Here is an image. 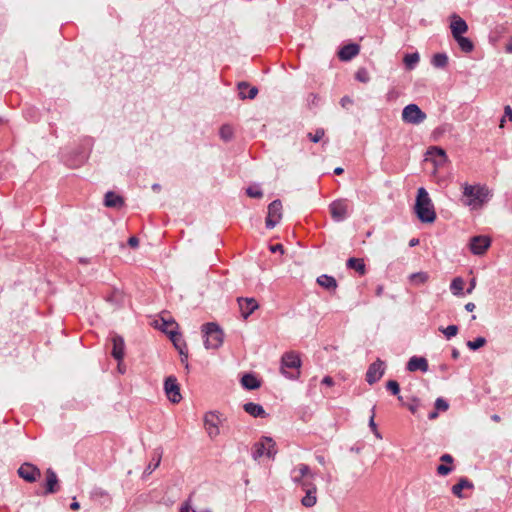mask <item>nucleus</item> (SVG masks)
<instances>
[{
	"label": "nucleus",
	"instance_id": "1",
	"mask_svg": "<svg viewBox=\"0 0 512 512\" xmlns=\"http://www.w3.org/2000/svg\"><path fill=\"white\" fill-rule=\"evenodd\" d=\"M415 213L423 223H433L436 219L434 206L424 187H420L417 191Z\"/></svg>",
	"mask_w": 512,
	"mask_h": 512
},
{
	"label": "nucleus",
	"instance_id": "2",
	"mask_svg": "<svg viewBox=\"0 0 512 512\" xmlns=\"http://www.w3.org/2000/svg\"><path fill=\"white\" fill-rule=\"evenodd\" d=\"M489 191L482 185H463L462 202L473 209L480 208L487 200Z\"/></svg>",
	"mask_w": 512,
	"mask_h": 512
},
{
	"label": "nucleus",
	"instance_id": "3",
	"mask_svg": "<svg viewBox=\"0 0 512 512\" xmlns=\"http://www.w3.org/2000/svg\"><path fill=\"white\" fill-rule=\"evenodd\" d=\"M301 367V359L299 355L293 351L286 352L281 357V373L291 379L295 380L299 377Z\"/></svg>",
	"mask_w": 512,
	"mask_h": 512
},
{
	"label": "nucleus",
	"instance_id": "4",
	"mask_svg": "<svg viewBox=\"0 0 512 512\" xmlns=\"http://www.w3.org/2000/svg\"><path fill=\"white\" fill-rule=\"evenodd\" d=\"M204 334V346L206 349H218L222 343L224 334L217 323L209 322L202 326Z\"/></svg>",
	"mask_w": 512,
	"mask_h": 512
},
{
	"label": "nucleus",
	"instance_id": "5",
	"mask_svg": "<svg viewBox=\"0 0 512 512\" xmlns=\"http://www.w3.org/2000/svg\"><path fill=\"white\" fill-rule=\"evenodd\" d=\"M276 453L275 442L270 437H262V440L255 443L252 449V457L254 460H258L264 455L271 458L274 457Z\"/></svg>",
	"mask_w": 512,
	"mask_h": 512
},
{
	"label": "nucleus",
	"instance_id": "6",
	"mask_svg": "<svg viewBox=\"0 0 512 512\" xmlns=\"http://www.w3.org/2000/svg\"><path fill=\"white\" fill-rule=\"evenodd\" d=\"M427 118L426 114L416 104H408L402 111V120L405 123L418 125Z\"/></svg>",
	"mask_w": 512,
	"mask_h": 512
},
{
	"label": "nucleus",
	"instance_id": "7",
	"mask_svg": "<svg viewBox=\"0 0 512 512\" xmlns=\"http://www.w3.org/2000/svg\"><path fill=\"white\" fill-rule=\"evenodd\" d=\"M282 218V203L279 199L272 201L268 205V213L266 217V227L268 229L274 228Z\"/></svg>",
	"mask_w": 512,
	"mask_h": 512
},
{
	"label": "nucleus",
	"instance_id": "8",
	"mask_svg": "<svg viewBox=\"0 0 512 512\" xmlns=\"http://www.w3.org/2000/svg\"><path fill=\"white\" fill-rule=\"evenodd\" d=\"M330 213L336 222H342L349 216V206L346 199H338L329 205Z\"/></svg>",
	"mask_w": 512,
	"mask_h": 512
},
{
	"label": "nucleus",
	"instance_id": "9",
	"mask_svg": "<svg viewBox=\"0 0 512 512\" xmlns=\"http://www.w3.org/2000/svg\"><path fill=\"white\" fill-rule=\"evenodd\" d=\"M385 373V362L377 358L371 363L366 372V381L369 385L378 382Z\"/></svg>",
	"mask_w": 512,
	"mask_h": 512
},
{
	"label": "nucleus",
	"instance_id": "10",
	"mask_svg": "<svg viewBox=\"0 0 512 512\" xmlns=\"http://www.w3.org/2000/svg\"><path fill=\"white\" fill-rule=\"evenodd\" d=\"M164 390L170 402L179 403L181 401L180 387L175 376L171 375L165 379Z\"/></svg>",
	"mask_w": 512,
	"mask_h": 512
},
{
	"label": "nucleus",
	"instance_id": "11",
	"mask_svg": "<svg viewBox=\"0 0 512 512\" xmlns=\"http://www.w3.org/2000/svg\"><path fill=\"white\" fill-rule=\"evenodd\" d=\"M17 472H18L19 477L28 483L36 482L41 476L40 469L37 466H35L31 463H27V462L23 463L18 468Z\"/></svg>",
	"mask_w": 512,
	"mask_h": 512
},
{
	"label": "nucleus",
	"instance_id": "12",
	"mask_svg": "<svg viewBox=\"0 0 512 512\" xmlns=\"http://www.w3.org/2000/svg\"><path fill=\"white\" fill-rule=\"evenodd\" d=\"M491 239L488 236H474L470 239L469 248L474 255H482L490 247Z\"/></svg>",
	"mask_w": 512,
	"mask_h": 512
},
{
	"label": "nucleus",
	"instance_id": "13",
	"mask_svg": "<svg viewBox=\"0 0 512 512\" xmlns=\"http://www.w3.org/2000/svg\"><path fill=\"white\" fill-rule=\"evenodd\" d=\"M46 481H45V490L43 495L55 494L59 491V479L56 472L52 468H48L45 471Z\"/></svg>",
	"mask_w": 512,
	"mask_h": 512
},
{
	"label": "nucleus",
	"instance_id": "14",
	"mask_svg": "<svg viewBox=\"0 0 512 512\" xmlns=\"http://www.w3.org/2000/svg\"><path fill=\"white\" fill-rule=\"evenodd\" d=\"M204 424L207 430V433L210 438H215L219 435V417L216 412H208L204 417Z\"/></svg>",
	"mask_w": 512,
	"mask_h": 512
},
{
	"label": "nucleus",
	"instance_id": "15",
	"mask_svg": "<svg viewBox=\"0 0 512 512\" xmlns=\"http://www.w3.org/2000/svg\"><path fill=\"white\" fill-rule=\"evenodd\" d=\"M237 302L241 315L244 319H247L259 307V304L255 298L239 297Z\"/></svg>",
	"mask_w": 512,
	"mask_h": 512
},
{
	"label": "nucleus",
	"instance_id": "16",
	"mask_svg": "<svg viewBox=\"0 0 512 512\" xmlns=\"http://www.w3.org/2000/svg\"><path fill=\"white\" fill-rule=\"evenodd\" d=\"M296 472H298V475H292V481L298 487H300L306 477L315 478V474L311 471L310 467L304 463L299 464L292 473Z\"/></svg>",
	"mask_w": 512,
	"mask_h": 512
},
{
	"label": "nucleus",
	"instance_id": "17",
	"mask_svg": "<svg viewBox=\"0 0 512 512\" xmlns=\"http://www.w3.org/2000/svg\"><path fill=\"white\" fill-rule=\"evenodd\" d=\"M113 348H112V356L115 360H117L119 363L124 358V351H125V343L123 337L120 335H113L111 338Z\"/></svg>",
	"mask_w": 512,
	"mask_h": 512
},
{
	"label": "nucleus",
	"instance_id": "18",
	"mask_svg": "<svg viewBox=\"0 0 512 512\" xmlns=\"http://www.w3.org/2000/svg\"><path fill=\"white\" fill-rule=\"evenodd\" d=\"M450 29L453 37L461 36L468 31V25L464 19L457 14L452 15Z\"/></svg>",
	"mask_w": 512,
	"mask_h": 512
},
{
	"label": "nucleus",
	"instance_id": "19",
	"mask_svg": "<svg viewBox=\"0 0 512 512\" xmlns=\"http://www.w3.org/2000/svg\"><path fill=\"white\" fill-rule=\"evenodd\" d=\"M360 46L356 43L344 45L338 52V57L342 61H349L358 55Z\"/></svg>",
	"mask_w": 512,
	"mask_h": 512
},
{
	"label": "nucleus",
	"instance_id": "20",
	"mask_svg": "<svg viewBox=\"0 0 512 512\" xmlns=\"http://www.w3.org/2000/svg\"><path fill=\"white\" fill-rule=\"evenodd\" d=\"M237 89L239 91V98L244 99H254L258 94V88L255 86H250L249 83L242 81L237 84Z\"/></svg>",
	"mask_w": 512,
	"mask_h": 512
},
{
	"label": "nucleus",
	"instance_id": "21",
	"mask_svg": "<svg viewBox=\"0 0 512 512\" xmlns=\"http://www.w3.org/2000/svg\"><path fill=\"white\" fill-rule=\"evenodd\" d=\"M406 368L410 372H414L417 370H420L422 372H427L428 371V362H427L426 358H424V357L413 356L409 359Z\"/></svg>",
	"mask_w": 512,
	"mask_h": 512
},
{
	"label": "nucleus",
	"instance_id": "22",
	"mask_svg": "<svg viewBox=\"0 0 512 512\" xmlns=\"http://www.w3.org/2000/svg\"><path fill=\"white\" fill-rule=\"evenodd\" d=\"M162 331L170 336L174 346L179 351L180 355L185 354L186 344L181 338V334L174 330H167V328H162Z\"/></svg>",
	"mask_w": 512,
	"mask_h": 512
},
{
	"label": "nucleus",
	"instance_id": "23",
	"mask_svg": "<svg viewBox=\"0 0 512 512\" xmlns=\"http://www.w3.org/2000/svg\"><path fill=\"white\" fill-rule=\"evenodd\" d=\"M104 205L110 208H121L124 205V199L113 191H108L104 197Z\"/></svg>",
	"mask_w": 512,
	"mask_h": 512
},
{
	"label": "nucleus",
	"instance_id": "24",
	"mask_svg": "<svg viewBox=\"0 0 512 512\" xmlns=\"http://www.w3.org/2000/svg\"><path fill=\"white\" fill-rule=\"evenodd\" d=\"M243 409L246 413H248L249 415H251L252 417H255V418L256 417L264 418L267 416V413L264 410V408L260 404H257V403H253V402L245 403L243 405Z\"/></svg>",
	"mask_w": 512,
	"mask_h": 512
},
{
	"label": "nucleus",
	"instance_id": "25",
	"mask_svg": "<svg viewBox=\"0 0 512 512\" xmlns=\"http://www.w3.org/2000/svg\"><path fill=\"white\" fill-rule=\"evenodd\" d=\"M304 492L305 496L301 499V504L307 508L313 507L317 502V487H310Z\"/></svg>",
	"mask_w": 512,
	"mask_h": 512
},
{
	"label": "nucleus",
	"instance_id": "26",
	"mask_svg": "<svg viewBox=\"0 0 512 512\" xmlns=\"http://www.w3.org/2000/svg\"><path fill=\"white\" fill-rule=\"evenodd\" d=\"M241 384L248 390H255L260 387L261 383L255 375L251 373L244 374L241 378Z\"/></svg>",
	"mask_w": 512,
	"mask_h": 512
},
{
	"label": "nucleus",
	"instance_id": "27",
	"mask_svg": "<svg viewBox=\"0 0 512 512\" xmlns=\"http://www.w3.org/2000/svg\"><path fill=\"white\" fill-rule=\"evenodd\" d=\"M316 281L321 287H323L327 290L334 291V290H336V288L338 286L336 279L333 276H330L327 274L320 275Z\"/></svg>",
	"mask_w": 512,
	"mask_h": 512
},
{
	"label": "nucleus",
	"instance_id": "28",
	"mask_svg": "<svg viewBox=\"0 0 512 512\" xmlns=\"http://www.w3.org/2000/svg\"><path fill=\"white\" fill-rule=\"evenodd\" d=\"M346 266L349 269L356 270L360 275L366 273V266L363 259L351 257L347 260Z\"/></svg>",
	"mask_w": 512,
	"mask_h": 512
},
{
	"label": "nucleus",
	"instance_id": "29",
	"mask_svg": "<svg viewBox=\"0 0 512 512\" xmlns=\"http://www.w3.org/2000/svg\"><path fill=\"white\" fill-rule=\"evenodd\" d=\"M474 487L473 483L469 481L467 478H461L459 482L452 487V493L458 498H463L462 490L465 488L472 489Z\"/></svg>",
	"mask_w": 512,
	"mask_h": 512
},
{
	"label": "nucleus",
	"instance_id": "30",
	"mask_svg": "<svg viewBox=\"0 0 512 512\" xmlns=\"http://www.w3.org/2000/svg\"><path fill=\"white\" fill-rule=\"evenodd\" d=\"M455 39V41L458 43L460 49L465 52V53H470L473 51L474 49V44L473 42L467 38V37H464L463 35L461 36H457V37H453Z\"/></svg>",
	"mask_w": 512,
	"mask_h": 512
},
{
	"label": "nucleus",
	"instance_id": "31",
	"mask_svg": "<svg viewBox=\"0 0 512 512\" xmlns=\"http://www.w3.org/2000/svg\"><path fill=\"white\" fill-rule=\"evenodd\" d=\"M419 60H420V57H419V54L417 52L416 53L406 54L404 56V58H403V62L405 64L406 68L409 69V70L414 69V67L417 65Z\"/></svg>",
	"mask_w": 512,
	"mask_h": 512
},
{
	"label": "nucleus",
	"instance_id": "32",
	"mask_svg": "<svg viewBox=\"0 0 512 512\" xmlns=\"http://www.w3.org/2000/svg\"><path fill=\"white\" fill-rule=\"evenodd\" d=\"M431 63L436 68H444L448 64V56L445 53H437L433 56Z\"/></svg>",
	"mask_w": 512,
	"mask_h": 512
},
{
	"label": "nucleus",
	"instance_id": "33",
	"mask_svg": "<svg viewBox=\"0 0 512 512\" xmlns=\"http://www.w3.org/2000/svg\"><path fill=\"white\" fill-rule=\"evenodd\" d=\"M463 289H464L463 279L461 277L454 278L450 285L451 292L454 295L459 296V295H462Z\"/></svg>",
	"mask_w": 512,
	"mask_h": 512
},
{
	"label": "nucleus",
	"instance_id": "34",
	"mask_svg": "<svg viewBox=\"0 0 512 512\" xmlns=\"http://www.w3.org/2000/svg\"><path fill=\"white\" fill-rule=\"evenodd\" d=\"M486 339L484 337H477L476 339L474 340H470L466 343L467 347L470 349V350H477L481 347H483L485 344H486Z\"/></svg>",
	"mask_w": 512,
	"mask_h": 512
},
{
	"label": "nucleus",
	"instance_id": "35",
	"mask_svg": "<svg viewBox=\"0 0 512 512\" xmlns=\"http://www.w3.org/2000/svg\"><path fill=\"white\" fill-rule=\"evenodd\" d=\"M428 154H430L431 156L439 157V163H443L447 159L445 151L440 147H431L430 150L428 151Z\"/></svg>",
	"mask_w": 512,
	"mask_h": 512
},
{
	"label": "nucleus",
	"instance_id": "36",
	"mask_svg": "<svg viewBox=\"0 0 512 512\" xmlns=\"http://www.w3.org/2000/svg\"><path fill=\"white\" fill-rule=\"evenodd\" d=\"M107 301L111 302L115 306H119L123 302V295L120 291L115 290L110 296L107 297Z\"/></svg>",
	"mask_w": 512,
	"mask_h": 512
},
{
	"label": "nucleus",
	"instance_id": "37",
	"mask_svg": "<svg viewBox=\"0 0 512 512\" xmlns=\"http://www.w3.org/2000/svg\"><path fill=\"white\" fill-rule=\"evenodd\" d=\"M439 330L448 338L454 337L458 333V326L457 325H449L446 328L440 327Z\"/></svg>",
	"mask_w": 512,
	"mask_h": 512
},
{
	"label": "nucleus",
	"instance_id": "38",
	"mask_svg": "<svg viewBox=\"0 0 512 512\" xmlns=\"http://www.w3.org/2000/svg\"><path fill=\"white\" fill-rule=\"evenodd\" d=\"M355 79L362 83L369 82L370 76H369L367 69H365V68L358 69L355 74Z\"/></svg>",
	"mask_w": 512,
	"mask_h": 512
},
{
	"label": "nucleus",
	"instance_id": "39",
	"mask_svg": "<svg viewBox=\"0 0 512 512\" xmlns=\"http://www.w3.org/2000/svg\"><path fill=\"white\" fill-rule=\"evenodd\" d=\"M178 325L173 319L166 320L164 318L161 319V324L159 325L156 321V327L162 330V328H167V330H173L172 328H176Z\"/></svg>",
	"mask_w": 512,
	"mask_h": 512
},
{
	"label": "nucleus",
	"instance_id": "40",
	"mask_svg": "<svg viewBox=\"0 0 512 512\" xmlns=\"http://www.w3.org/2000/svg\"><path fill=\"white\" fill-rule=\"evenodd\" d=\"M232 136H233V130L230 126L228 125H223L221 128H220V137L224 140V141H229L232 139Z\"/></svg>",
	"mask_w": 512,
	"mask_h": 512
},
{
	"label": "nucleus",
	"instance_id": "41",
	"mask_svg": "<svg viewBox=\"0 0 512 512\" xmlns=\"http://www.w3.org/2000/svg\"><path fill=\"white\" fill-rule=\"evenodd\" d=\"M410 279H411V281H413L416 284H422L427 281L428 275L425 272H417V273H413L410 276Z\"/></svg>",
	"mask_w": 512,
	"mask_h": 512
},
{
	"label": "nucleus",
	"instance_id": "42",
	"mask_svg": "<svg viewBox=\"0 0 512 512\" xmlns=\"http://www.w3.org/2000/svg\"><path fill=\"white\" fill-rule=\"evenodd\" d=\"M386 388L388 391H390L393 395H398L400 393V386L399 383L395 380H389L386 383Z\"/></svg>",
	"mask_w": 512,
	"mask_h": 512
},
{
	"label": "nucleus",
	"instance_id": "43",
	"mask_svg": "<svg viewBox=\"0 0 512 512\" xmlns=\"http://www.w3.org/2000/svg\"><path fill=\"white\" fill-rule=\"evenodd\" d=\"M324 134H325L324 129H322V128H318V129L315 131V133H314V134H312V133H308V135H307V136H308V138H309L312 142H314V143H318V142L323 138Z\"/></svg>",
	"mask_w": 512,
	"mask_h": 512
},
{
	"label": "nucleus",
	"instance_id": "44",
	"mask_svg": "<svg viewBox=\"0 0 512 512\" xmlns=\"http://www.w3.org/2000/svg\"><path fill=\"white\" fill-rule=\"evenodd\" d=\"M246 193L251 198H261L263 192L258 187L250 186L246 189Z\"/></svg>",
	"mask_w": 512,
	"mask_h": 512
},
{
	"label": "nucleus",
	"instance_id": "45",
	"mask_svg": "<svg viewBox=\"0 0 512 512\" xmlns=\"http://www.w3.org/2000/svg\"><path fill=\"white\" fill-rule=\"evenodd\" d=\"M448 408H449V403L445 399H443L441 397L436 399V401H435V409L436 410L446 411V410H448Z\"/></svg>",
	"mask_w": 512,
	"mask_h": 512
},
{
	"label": "nucleus",
	"instance_id": "46",
	"mask_svg": "<svg viewBox=\"0 0 512 512\" xmlns=\"http://www.w3.org/2000/svg\"><path fill=\"white\" fill-rule=\"evenodd\" d=\"M404 405L409 409L411 413L415 414L420 406V403L417 398H413L410 403H406Z\"/></svg>",
	"mask_w": 512,
	"mask_h": 512
},
{
	"label": "nucleus",
	"instance_id": "47",
	"mask_svg": "<svg viewBox=\"0 0 512 512\" xmlns=\"http://www.w3.org/2000/svg\"><path fill=\"white\" fill-rule=\"evenodd\" d=\"M314 479L315 478L306 477L300 485V488L304 491L306 489H310V487H315Z\"/></svg>",
	"mask_w": 512,
	"mask_h": 512
},
{
	"label": "nucleus",
	"instance_id": "48",
	"mask_svg": "<svg viewBox=\"0 0 512 512\" xmlns=\"http://www.w3.org/2000/svg\"><path fill=\"white\" fill-rule=\"evenodd\" d=\"M452 471L451 466L441 464L437 467V473L441 476H446Z\"/></svg>",
	"mask_w": 512,
	"mask_h": 512
},
{
	"label": "nucleus",
	"instance_id": "49",
	"mask_svg": "<svg viewBox=\"0 0 512 512\" xmlns=\"http://www.w3.org/2000/svg\"><path fill=\"white\" fill-rule=\"evenodd\" d=\"M191 510V497H189L180 507V512H190Z\"/></svg>",
	"mask_w": 512,
	"mask_h": 512
},
{
	"label": "nucleus",
	"instance_id": "50",
	"mask_svg": "<svg viewBox=\"0 0 512 512\" xmlns=\"http://www.w3.org/2000/svg\"><path fill=\"white\" fill-rule=\"evenodd\" d=\"M159 464H160V457L157 459V461L154 464L150 463L146 467L145 473L151 474L159 466Z\"/></svg>",
	"mask_w": 512,
	"mask_h": 512
},
{
	"label": "nucleus",
	"instance_id": "51",
	"mask_svg": "<svg viewBox=\"0 0 512 512\" xmlns=\"http://www.w3.org/2000/svg\"><path fill=\"white\" fill-rule=\"evenodd\" d=\"M128 245L132 248H137L139 246V239L136 236H131L128 239Z\"/></svg>",
	"mask_w": 512,
	"mask_h": 512
},
{
	"label": "nucleus",
	"instance_id": "52",
	"mask_svg": "<svg viewBox=\"0 0 512 512\" xmlns=\"http://www.w3.org/2000/svg\"><path fill=\"white\" fill-rule=\"evenodd\" d=\"M270 251L272 253L280 252V253L283 254L284 253V248H283L282 244H275V245L270 246Z\"/></svg>",
	"mask_w": 512,
	"mask_h": 512
},
{
	"label": "nucleus",
	"instance_id": "53",
	"mask_svg": "<svg viewBox=\"0 0 512 512\" xmlns=\"http://www.w3.org/2000/svg\"><path fill=\"white\" fill-rule=\"evenodd\" d=\"M308 102L312 105H317L319 97L317 94L311 93L308 95Z\"/></svg>",
	"mask_w": 512,
	"mask_h": 512
},
{
	"label": "nucleus",
	"instance_id": "54",
	"mask_svg": "<svg viewBox=\"0 0 512 512\" xmlns=\"http://www.w3.org/2000/svg\"><path fill=\"white\" fill-rule=\"evenodd\" d=\"M374 409L375 408L372 409V415L369 420V427L372 429V431H376V429H377L376 423L374 421V417H375Z\"/></svg>",
	"mask_w": 512,
	"mask_h": 512
},
{
	"label": "nucleus",
	"instance_id": "55",
	"mask_svg": "<svg viewBox=\"0 0 512 512\" xmlns=\"http://www.w3.org/2000/svg\"><path fill=\"white\" fill-rule=\"evenodd\" d=\"M340 104L345 108L347 105L352 104V99L349 96H344L341 98Z\"/></svg>",
	"mask_w": 512,
	"mask_h": 512
},
{
	"label": "nucleus",
	"instance_id": "56",
	"mask_svg": "<svg viewBox=\"0 0 512 512\" xmlns=\"http://www.w3.org/2000/svg\"><path fill=\"white\" fill-rule=\"evenodd\" d=\"M322 384L324 385H327V386H332L334 384V380L332 377L330 376H325L323 379H322Z\"/></svg>",
	"mask_w": 512,
	"mask_h": 512
},
{
	"label": "nucleus",
	"instance_id": "57",
	"mask_svg": "<svg viewBox=\"0 0 512 512\" xmlns=\"http://www.w3.org/2000/svg\"><path fill=\"white\" fill-rule=\"evenodd\" d=\"M440 460L442 462H445V463H452L453 462V457L450 454H443L440 457Z\"/></svg>",
	"mask_w": 512,
	"mask_h": 512
},
{
	"label": "nucleus",
	"instance_id": "58",
	"mask_svg": "<svg viewBox=\"0 0 512 512\" xmlns=\"http://www.w3.org/2000/svg\"><path fill=\"white\" fill-rule=\"evenodd\" d=\"M504 113H505L504 117H508V119L510 121H512V108L509 105L505 106Z\"/></svg>",
	"mask_w": 512,
	"mask_h": 512
},
{
	"label": "nucleus",
	"instance_id": "59",
	"mask_svg": "<svg viewBox=\"0 0 512 512\" xmlns=\"http://www.w3.org/2000/svg\"><path fill=\"white\" fill-rule=\"evenodd\" d=\"M475 287H476V279H475V278H472V279L470 280L469 287H468V289H467V293H468V294L472 293V291L475 289Z\"/></svg>",
	"mask_w": 512,
	"mask_h": 512
},
{
	"label": "nucleus",
	"instance_id": "60",
	"mask_svg": "<svg viewBox=\"0 0 512 512\" xmlns=\"http://www.w3.org/2000/svg\"><path fill=\"white\" fill-rule=\"evenodd\" d=\"M475 307H476V306H475V304H474V303H472V302H469V303H467V304L465 305V309H466L468 312H472V311H474Z\"/></svg>",
	"mask_w": 512,
	"mask_h": 512
},
{
	"label": "nucleus",
	"instance_id": "61",
	"mask_svg": "<svg viewBox=\"0 0 512 512\" xmlns=\"http://www.w3.org/2000/svg\"><path fill=\"white\" fill-rule=\"evenodd\" d=\"M438 417V410H434V411H431L429 414H428V418L430 420H433V419H436Z\"/></svg>",
	"mask_w": 512,
	"mask_h": 512
},
{
	"label": "nucleus",
	"instance_id": "62",
	"mask_svg": "<svg viewBox=\"0 0 512 512\" xmlns=\"http://www.w3.org/2000/svg\"><path fill=\"white\" fill-rule=\"evenodd\" d=\"M419 244V239L418 238H412L410 241H409V246L410 247H415Z\"/></svg>",
	"mask_w": 512,
	"mask_h": 512
},
{
	"label": "nucleus",
	"instance_id": "63",
	"mask_svg": "<svg viewBox=\"0 0 512 512\" xmlns=\"http://www.w3.org/2000/svg\"><path fill=\"white\" fill-rule=\"evenodd\" d=\"M451 356H452V358H453V359H455V360H456V359H458V358H459V356H460V352H459V350H457L456 348H454V349L452 350Z\"/></svg>",
	"mask_w": 512,
	"mask_h": 512
},
{
	"label": "nucleus",
	"instance_id": "64",
	"mask_svg": "<svg viewBox=\"0 0 512 512\" xmlns=\"http://www.w3.org/2000/svg\"><path fill=\"white\" fill-rule=\"evenodd\" d=\"M505 51H506L507 53H512V40H511V41H509V42L506 44V46H505Z\"/></svg>",
	"mask_w": 512,
	"mask_h": 512
}]
</instances>
